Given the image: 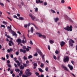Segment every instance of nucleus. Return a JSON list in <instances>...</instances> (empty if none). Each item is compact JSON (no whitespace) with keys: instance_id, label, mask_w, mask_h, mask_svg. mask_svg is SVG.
<instances>
[{"instance_id":"obj_46","label":"nucleus","mask_w":77,"mask_h":77,"mask_svg":"<svg viewBox=\"0 0 77 77\" xmlns=\"http://www.w3.org/2000/svg\"><path fill=\"white\" fill-rule=\"evenodd\" d=\"M42 37L43 38H46V36L44 35H42Z\"/></svg>"},{"instance_id":"obj_43","label":"nucleus","mask_w":77,"mask_h":77,"mask_svg":"<svg viewBox=\"0 0 77 77\" xmlns=\"http://www.w3.org/2000/svg\"><path fill=\"white\" fill-rule=\"evenodd\" d=\"M14 18H16L17 19H18V18L17 17V16L14 15Z\"/></svg>"},{"instance_id":"obj_50","label":"nucleus","mask_w":77,"mask_h":77,"mask_svg":"<svg viewBox=\"0 0 77 77\" xmlns=\"http://www.w3.org/2000/svg\"><path fill=\"white\" fill-rule=\"evenodd\" d=\"M2 59V60H5V57H2L1 58Z\"/></svg>"},{"instance_id":"obj_25","label":"nucleus","mask_w":77,"mask_h":77,"mask_svg":"<svg viewBox=\"0 0 77 77\" xmlns=\"http://www.w3.org/2000/svg\"><path fill=\"white\" fill-rule=\"evenodd\" d=\"M15 71L16 72H20V70L19 69H15Z\"/></svg>"},{"instance_id":"obj_41","label":"nucleus","mask_w":77,"mask_h":77,"mask_svg":"<svg viewBox=\"0 0 77 77\" xmlns=\"http://www.w3.org/2000/svg\"><path fill=\"white\" fill-rule=\"evenodd\" d=\"M37 63H35L34 64V66H37Z\"/></svg>"},{"instance_id":"obj_33","label":"nucleus","mask_w":77,"mask_h":77,"mask_svg":"<svg viewBox=\"0 0 77 77\" xmlns=\"http://www.w3.org/2000/svg\"><path fill=\"white\" fill-rule=\"evenodd\" d=\"M35 74H36V75H37V76H38V75H39V72H36L35 73Z\"/></svg>"},{"instance_id":"obj_34","label":"nucleus","mask_w":77,"mask_h":77,"mask_svg":"<svg viewBox=\"0 0 77 77\" xmlns=\"http://www.w3.org/2000/svg\"><path fill=\"white\" fill-rule=\"evenodd\" d=\"M38 8H36L35 9V12H38Z\"/></svg>"},{"instance_id":"obj_26","label":"nucleus","mask_w":77,"mask_h":77,"mask_svg":"<svg viewBox=\"0 0 77 77\" xmlns=\"http://www.w3.org/2000/svg\"><path fill=\"white\" fill-rule=\"evenodd\" d=\"M32 57H33L32 56V55H30L28 57V59H32Z\"/></svg>"},{"instance_id":"obj_39","label":"nucleus","mask_w":77,"mask_h":77,"mask_svg":"<svg viewBox=\"0 0 77 77\" xmlns=\"http://www.w3.org/2000/svg\"><path fill=\"white\" fill-rule=\"evenodd\" d=\"M6 57H7V59H9V54H7L6 55Z\"/></svg>"},{"instance_id":"obj_63","label":"nucleus","mask_w":77,"mask_h":77,"mask_svg":"<svg viewBox=\"0 0 77 77\" xmlns=\"http://www.w3.org/2000/svg\"><path fill=\"white\" fill-rule=\"evenodd\" d=\"M7 63H10V61L9 60H8L7 61Z\"/></svg>"},{"instance_id":"obj_1","label":"nucleus","mask_w":77,"mask_h":77,"mask_svg":"<svg viewBox=\"0 0 77 77\" xmlns=\"http://www.w3.org/2000/svg\"><path fill=\"white\" fill-rule=\"evenodd\" d=\"M63 29L65 30H67L68 32H72V26L70 25V27H69L68 26H67L66 27L63 28Z\"/></svg>"},{"instance_id":"obj_19","label":"nucleus","mask_w":77,"mask_h":77,"mask_svg":"<svg viewBox=\"0 0 77 77\" xmlns=\"http://www.w3.org/2000/svg\"><path fill=\"white\" fill-rule=\"evenodd\" d=\"M20 20H24V19L22 17H20L19 18Z\"/></svg>"},{"instance_id":"obj_30","label":"nucleus","mask_w":77,"mask_h":77,"mask_svg":"<svg viewBox=\"0 0 77 77\" xmlns=\"http://www.w3.org/2000/svg\"><path fill=\"white\" fill-rule=\"evenodd\" d=\"M49 42H50V44H53V43H54L53 41L51 40H50L49 41Z\"/></svg>"},{"instance_id":"obj_20","label":"nucleus","mask_w":77,"mask_h":77,"mask_svg":"<svg viewBox=\"0 0 77 77\" xmlns=\"http://www.w3.org/2000/svg\"><path fill=\"white\" fill-rule=\"evenodd\" d=\"M23 60H27L28 59L27 57L26 56H23Z\"/></svg>"},{"instance_id":"obj_58","label":"nucleus","mask_w":77,"mask_h":77,"mask_svg":"<svg viewBox=\"0 0 77 77\" xmlns=\"http://www.w3.org/2000/svg\"><path fill=\"white\" fill-rule=\"evenodd\" d=\"M17 33H18L19 35H21V33L20 31H17Z\"/></svg>"},{"instance_id":"obj_14","label":"nucleus","mask_w":77,"mask_h":77,"mask_svg":"<svg viewBox=\"0 0 77 77\" xmlns=\"http://www.w3.org/2000/svg\"><path fill=\"white\" fill-rule=\"evenodd\" d=\"M16 42H20V43H21V42H22L21 39L19 38L16 40Z\"/></svg>"},{"instance_id":"obj_9","label":"nucleus","mask_w":77,"mask_h":77,"mask_svg":"<svg viewBox=\"0 0 77 77\" xmlns=\"http://www.w3.org/2000/svg\"><path fill=\"white\" fill-rule=\"evenodd\" d=\"M61 66L62 68H64V70H65V71H68V68H67L65 66L63 65H62Z\"/></svg>"},{"instance_id":"obj_52","label":"nucleus","mask_w":77,"mask_h":77,"mask_svg":"<svg viewBox=\"0 0 77 77\" xmlns=\"http://www.w3.org/2000/svg\"><path fill=\"white\" fill-rule=\"evenodd\" d=\"M0 5H1V6H4V4H3V3H1L0 2Z\"/></svg>"},{"instance_id":"obj_47","label":"nucleus","mask_w":77,"mask_h":77,"mask_svg":"<svg viewBox=\"0 0 77 77\" xmlns=\"http://www.w3.org/2000/svg\"><path fill=\"white\" fill-rule=\"evenodd\" d=\"M29 77L27 76V75L26 76L25 75H22V77Z\"/></svg>"},{"instance_id":"obj_51","label":"nucleus","mask_w":77,"mask_h":77,"mask_svg":"<svg viewBox=\"0 0 77 77\" xmlns=\"http://www.w3.org/2000/svg\"><path fill=\"white\" fill-rule=\"evenodd\" d=\"M23 49H24L25 50L26 49V48H26V47L25 46H24L23 47Z\"/></svg>"},{"instance_id":"obj_29","label":"nucleus","mask_w":77,"mask_h":77,"mask_svg":"<svg viewBox=\"0 0 77 77\" xmlns=\"http://www.w3.org/2000/svg\"><path fill=\"white\" fill-rule=\"evenodd\" d=\"M51 11L52 12V13H56V12L53 9H51Z\"/></svg>"},{"instance_id":"obj_42","label":"nucleus","mask_w":77,"mask_h":77,"mask_svg":"<svg viewBox=\"0 0 77 77\" xmlns=\"http://www.w3.org/2000/svg\"><path fill=\"white\" fill-rule=\"evenodd\" d=\"M34 56H38V53L36 52L35 54H34Z\"/></svg>"},{"instance_id":"obj_60","label":"nucleus","mask_w":77,"mask_h":77,"mask_svg":"<svg viewBox=\"0 0 77 77\" xmlns=\"http://www.w3.org/2000/svg\"><path fill=\"white\" fill-rule=\"evenodd\" d=\"M7 18L10 20V21H12V19H11L9 17H8Z\"/></svg>"},{"instance_id":"obj_31","label":"nucleus","mask_w":77,"mask_h":77,"mask_svg":"<svg viewBox=\"0 0 77 77\" xmlns=\"http://www.w3.org/2000/svg\"><path fill=\"white\" fill-rule=\"evenodd\" d=\"M3 23L4 24H5V25H6L7 24H8V23L7 22H6L5 21H3Z\"/></svg>"},{"instance_id":"obj_13","label":"nucleus","mask_w":77,"mask_h":77,"mask_svg":"<svg viewBox=\"0 0 77 77\" xmlns=\"http://www.w3.org/2000/svg\"><path fill=\"white\" fill-rule=\"evenodd\" d=\"M65 18L66 20H71V18L68 17V16L66 15L65 16Z\"/></svg>"},{"instance_id":"obj_38","label":"nucleus","mask_w":77,"mask_h":77,"mask_svg":"<svg viewBox=\"0 0 77 77\" xmlns=\"http://www.w3.org/2000/svg\"><path fill=\"white\" fill-rule=\"evenodd\" d=\"M71 63L72 64V65H74V61L73 60L71 61Z\"/></svg>"},{"instance_id":"obj_12","label":"nucleus","mask_w":77,"mask_h":77,"mask_svg":"<svg viewBox=\"0 0 77 77\" xmlns=\"http://www.w3.org/2000/svg\"><path fill=\"white\" fill-rule=\"evenodd\" d=\"M65 44V42L62 41L60 42V45L61 47H63Z\"/></svg>"},{"instance_id":"obj_21","label":"nucleus","mask_w":77,"mask_h":77,"mask_svg":"<svg viewBox=\"0 0 77 77\" xmlns=\"http://www.w3.org/2000/svg\"><path fill=\"white\" fill-rule=\"evenodd\" d=\"M44 66V64L43 63H41L40 65V67H41L42 68Z\"/></svg>"},{"instance_id":"obj_62","label":"nucleus","mask_w":77,"mask_h":77,"mask_svg":"<svg viewBox=\"0 0 77 77\" xmlns=\"http://www.w3.org/2000/svg\"><path fill=\"white\" fill-rule=\"evenodd\" d=\"M20 74H23V71L21 70L20 71Z\"/></svg>"},{"instance_id":"obj_64","label":"nucleus","mask_w":77,"mask_h":77,"mask_svg":"<svg viewBox=\"0 0 77 77\" xmlns=\"http://www.w3.org/2000/svg\"><path fill=\"white\" fill-rule=\"evenodd\" d=\"M40 76H41V77H44V75L43 74H41Z\"/></svg>"},{"instance_id":"obj_55","label":"nucleus","mask_w":77,"mask_h":77,"mask_svg":"<svg viewBox=\"0 0 77 77\" xmlns=\"http://www.w3.org/2000/svg\"><path fill=\"white\" fill-rule=\"evenodd\" d=\"M26 50L27 51H29L30 50V49L29 48H26Z\"/></svg>"},{"instance_id":"obj_36","label":"nucleus","mask_w":77,"mask_h":77,"mask_svg":"<svg viewBox=\"0 0 77 77\" xmlns=\"http://www.w3.org/2000/svg\"><path fill=\"white\" fill-rule=\"evenodd\" d=\"M1 27H4V28H5V27H6V26H5L3 25H1Z\"/></svg>"},{"instance_id":"obj_4","label":"nucleus","mask_w":77,"mask_h":77,"mask_svg":"<svg viewBox=\"0 0 77 77\" xmlns=\"http://www.w3.org/2000/svg\"><path fill=\"white\" fill-rule=\"evenodd\" d=\"M69 59V57H68V56H66V58H64L63 62H68Z\"/></svg>"},{"instance_id":"obj_22","label":"nucleus","mask_w":77,"mask_h":77,"mask_svg":"<svg viewBox=\"0 0 77 77\" xmlns=\"http://www.w3.org/2000/svg\"><path fill=\"white\" fill-rule=\"evenodd\" d=\"M18 59L20 61V63H22V60H21V58L20 57L18 58Z\"/></svg>"},{"instance_id":"obj_17","label":"nucleus","mask_w":77,"mask_h":77,"mask_svg":"<svg viewBox=\"0 0 77 77\" xmlns=\"http://www.w3.org/2000/svg\"><path fill=\"white\" fill-rule=\"evenodd\" d=\"M54 20H55V22L56 23H57V21H59V18L58 17H57L56 18H54Z\"/></svg>"},{"instance_id":"obj_27","label":"nucleus","mask_w":77,"mask_h":77,"mask_svg":"<svg viewBox=\"0 0 77 77\" xmlns=\"http://www.w3.org/2000/svg\"><path fill=\"white\" fill-rule=\"evenodd\" d=\"M24 27L25 28H27L28 27V24H25L24 25Z\"/></svg>"},{"instance_id":"obj_37","label":"nucleus","mask_w":77,"mask_h":77,"mask_svg":"<svg viewBox=\"0 0 77 77\" xmlns=\"http://www.w3.org/2000/svg\"><path fill=\"white\" fill-rule=\"evenodd\" d=\"M47 5V2H45L44 3V6H46V5Z\"/></svg>"},{"instance_id":"obj_32","label":"nucleus","mask_w":77,"mask_h":77,"mask_svg":"<svg viewBox=\"0 0 77 77\" xmlns=\"http://www.w3.org/2000/svg\"><path fill=\"white\" fill-rule=\"evenodd\" d=\"M29 44H31V45H33V42H32V40H30V42H29Z\"/></svg>"},{"instance_id":"obj_5","label":"nucleus","mask_w":77,"mask_h":77,"mask_svg":"<svg viewBox=\"0 0 77 77\" xmlns=\"http://www.w3.org/2000/svg\"><path fill=\"white\" fill-rule=\"evenodd\" d=\"M29 16L31 17V20H32V21H34V20L36 18V17L35 16H32V14L31 13L29 14Z\"/></svg>"},{"instance_id":"obj_8","label":"nucleus","mask_w":77,"mask_h":77,"mask_svg":"<svg viewBox=\"0 0 77 77\" xmlns=\"http://www.w3.org/2000/svg\"><path fill=\"white\" fill-rule=\"evenodd\" d=\"M20 51L21 53H23V54H25L26 53H27V51L25 49L23 50L22 49H20Z\"/></svg>"},{"instance_id":"obj_53","label":"nucleus","mask_w":77,"mask_h":77,"mask_svg":"<svg viewBox=\"0 0 77 77\" xmlns=\"http://www.w3.org/2000/svg\"><path fill=\"white\" fill-rule=\"evenodd\" d=\"M16 55H17V56H18L19 54V52H16Z\"/></svg>"},{"instance_id":"obj_45","label":"nucleus","mask_w":77,"mask_h":77,"mask_svg":"<svg viewBox=\"0 0 77 77\" xmlns=\"http://www.w3.org/2000/svg\"><path fill=\"white\" fill-rule=\"evenodd\" d=\"M54 59H55V60H56L57 59V58H56V57L55 55L54 56Z\"/></svg>"},{"instance_id":"obj_3","label":"nucleus","mask_w":77,"mask_h":77,"mask_svg":"<svg viewBox=\"0 0 77 77\" xmlns=\"http://www.w3.org/2000/svg\"><path fill=\"white\" fill-rule=\"evenodd\" d=\"M72 43L74 44V43H75V42L73 40H72V39H70V41H69V45L70 46H71V47H72V46H73V44Z\"/></svg>"},{"instance_id":"obj_11","label":"nucleus","mask_w":77,"mask_h":77,"mask_svg":"<svg viewBox=\"0 0 77 77\" xmlns=\"http://www.w3.org/2000/svg\"><path fill=\"white\" fill-rule=\"evenodd\" d=\"M68 66L69 67V68L71 70V71H72V70L73 69V67H72V66H71L70 64H68Z\"/></svg>"},{"instance_id":"obj_40","label":"nucleus","mask_w":77,"mask_h":77,"mask_svg":"<svg viewBox=\"0 0 77 77\" xmlns=\"http://www.w3.org/2000/svg\"><path fill=\"white\" fill-rule=\"evenodd\" d=\"M7 65H8V68H11V65L10 64H7Z\"/></svg>"},{"instance_id":"obj_28","label":"nucleus","mask_w":77,"mask_h":77,"mask_svg":"<svg viewBox=\"0 0 77 77\" xmlns=\"http://www.w3.org/2000/svg\"><path fill=\"white\" fill-rule=\"evenodd\" d=\"M31 32L33 33V27H31Z\"/></svg>"},{"instance_id":"obj_44","label":"nucleus","mask_w":77,"mask_h":77,"mask_svg":"<svg viewBox=\"0 0 77 77\" xmlns=\"http://www.w3.org/2000/svg\"><path fill=\"white\" fill-rule=\"evenodd\" d=\"M45 71H48V67H46L45 68Z\"/></svg>"},{"instance_id":"obj_16","label":"nucleus","mask_w":77,"mask_h":77,"mask_svg":"<svg viewBox=\"0 0 77 77\" xmlns=\"http://www.w3.org/2000/svg\"><path fill=\"white\" fill-rule=\"evenodd\" d=\"M36 35H39L38 36L39 37H41V36H42V34H41V33H39V32H36Z\"/></svg>"},{"instance_id":"obj_48","label":"nucleus","mask_w":77,"mask_h":77,"mask_svg":"<svg viewBox=\"0 0 77 77\" xmlns=\"http://www.w3.org/2000/svg\"><path fill=\"white\" fill-rule=\"evenodd\" d=\"M61 2V3H65V0H62Z\"/></svg>"},{"instance_id":"obj_35","label":"nucleus","mask_w":77,"mask_h":77,"mask_svg":"<svg viewBox=\"0 0 77 77\" xmlns=\"http://www.w3.org/2000/svg\"><path fill=\"white\" fill-rule=\"evenodd\" d=\"M55 53L56 54H59V51L57 50H56L55 51Z\"/></svg>"},{"instance_id":"obj_24","label":"nucleus","mask_w":77,"mask_h":77,"mask_svg":"<svg viewBox=\"0 0 77 77\" xmlns=\"http://www.w3.org/2000/svg\"><path fill=\"white\" fill-rule=\"evenodd\" d=\"M39 71H40V72H44V71L42 70V69L41 68H39Z\"/></svg>"},{"instance_id":"obj_6","label":"nucleus","mask_w":77,"mask_h":77,"mask_svg":"<svg viewBox=\"0 0 77 77\" xmlns=\"http://www.w3.org/2000/svg\"><path fill=\"white\" fill-rule=\"evenodd\" d=\"M10 32H11V33H12L13 36H14L15 37H17V34H16V33H15V32L13 31L12 30H11Z\"/></svg>"},{"instance_id":"obj_56","label":"nucleus","mask_w":77,"mask_h":77,"mask_svg":"<svg viewBox=\"0 0 77 77\" xmlns=\"http://www.w3.org/2000/svg\"><path fill=\"white\" fill-rule=\"evenodd\" d=\"M20 63H17V65L18 66H20Z\"/></svg>"},{"instance_id":"obj_23","label":"nucleus","mask_w":77,"mask_h":77,"mask_svg":"<svg viewBox=\"0 0 77 77\" xmlns=\"http://www.w3.org/2000/svg\"><path fill=\"white\" fill-rule=\"evenodd\" d=\"M36 3H39L41 2V0H36Z\"/></svg>"},{"instance_id":"obj_10","label":"nucleus","mask_w":77,"mask_h":77,"mask_svg":"<svg viewBox=\"0 0 77 77\" xmlns=\"http://www.w3.org/2000/svg\"><path fill=\"white\" fill-rule=\"evenodd\" d=\"M7 29H8L9 32H10V31L12 30V25H11L10 26H8L7 27Z\"/></svg>"},{"instance_id":"obj_57","label":"nucleus","mask_w":77,"mask_h":77,"mask_svg":"<svg viewBox=\"0 0 77 77\" xmlns=\"http://www.w3.org/2000/svg\"><path fill=\"white\" fill-rule=\"evenodd\" d=\"M48 49L49 50H50V45H48Z\"/></svg>"},{"instance_id":"obj_49","label":"nucleus","mask_w":77,"mask_h":77,"mask_svg":"<svg viewBox=\"0 0 77 77\" xmlns=\"http://www.w3.org/2000/svg\"><path fill=\"white\" fill-rule=\"evenodd\" d=\"M68 9L70 10H71V7H70V6H68Z\"/></svg>"},{"instance_id":"obj_18","label":"nucleus","mask_w":77,"mask_h":77,"mask_svg":"<svg viewBox=\"0 0 77 77\" xmlns=\"http://www.w3.org/2000/svg\"><path fill=\"white\" fill-rule=\"evenodd\" d=\"M24 68V66L23 65H21L20 66V69H23Z\"/></svg>"},{"instance_id":"obj_2","label":"nucleus","mask_w":77,"mask_h":77,"mask_svg":"<svg viewBox=\"0 0 77 77\" xmlns=\"http://www.w3.org/2000/svg\"><path fill=\"white\" fill-rule=\"evenodd\" d=\"M26 71L28 72L26 73V75L27 76H30L32 74V73L31 72H30V70L29 69H26Z\"/></svg>"},{"instance_id":"obj_61","label":"nucleus","mask_w":77,"mask_h":77,"mask_svg":"<svg viewBox=\"0 0 77 77\" xmlns=\"http://www.w3.org/2000/svg\"><path fill=\"white\" fill-rule=\"evenodd\" d=\"M10 52L11 51H13V49H12V48H10Z\"/></svg>"},{"instance_id":"obj_54","label":"nucleus","mask_w":77,"mask_h":77,"mask_svg":"<svg viewBox=\"0 0 77 77\" xmlns=\"http://www.w3.org/2000/svg\"><path fill=\"white\" fill-rule=\"evenodd\" d=\"M14 66L15 68H18V66H17V65L16 64L14 63Z\"/></svg>"},{"instance_id":"obj_59","label":"nucleus","mask_w":77,"mask_h":77,"mask_svg":"<svg viewBox=\"0 0 77 77\" xmlns=\"http://www.w3.org/2000/svg\"><path fill=\"white\" fill-rule=\"evenodd\" d=\"M34 27H35V28H36L37 30H39V28H38L36 25Z\"/></svg>"},{"instance_id":"obj_7","label":"nucleus","mask_w":77,"mask_h":77,"mask_svg":"<svg viewBox=\"0 0 77 77\" xmlns=\"http://www.w3.org/2000/svg\"><path fill=\"white\" fill-rule=\"evenodd\" d=\"M26 42L27 40H26V37H24L23 39L22 40L21 43H23V44H26Z\"/></svg>"},{"instance_id":"obj_15","label":"nucleus","mask_w":77,"mask_h":77,"mask_svg":"<svg viewBox=\"0 0 77 77\" xmlns=\"http://www.w3.org/2000/svg\"><path fill=\"white\" fill-rule=\"evenodd\" d=\"M38 54H40L41 56H42V53L41 52V51L40 50H38Z\"/></svg>"}]
</instances>
